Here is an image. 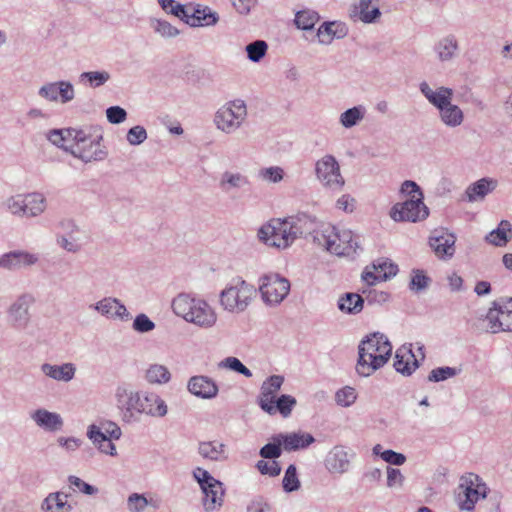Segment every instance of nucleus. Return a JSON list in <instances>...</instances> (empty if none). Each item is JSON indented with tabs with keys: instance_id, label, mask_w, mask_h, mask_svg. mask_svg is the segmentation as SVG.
<instances>
[{
	"instance_id": "4d7b16f0",
	"label": "nucleus",
	"mask_w": 512,
	"mask_h": 512,
	"mask_svg": "<svg viewBox=\"0 0 512 512\" xmlns=\"http://www.w3.org/2000/svg\"><path fill=\"white\" fill-rule=\"evenodd\" d=\"M114 303H116L115 297H104L103 299L97 301L95 304L91 305L90 308L94 309L100 315L112 319Z\"/></svg>"
},
{
	"instance_id": "cd10ccee",
	"label": "nucleus",
	"mask_w": 512,
	"mask_h": 512,
	"mask_svg": "<svg viewBox=\"0 0 512 512\" xmlns=\"http://www.w3.org/2000/svg\"><path fill=\"white\" fill-rule=\"evenodd\" d=\"M249 185V178L241 172L226 170L219 179V188L226 194L244 189Z\"/></svg>"
},
{
	"instance_id": "f257e3e1",
	"label": "nucleus",
	"mask_w": 512,
	"mask_h": 512,
	"mask_svg": "<svg viewBox=\"0 0 512 512\" xmlns=\"http://www.w3.org/2000/svg\"><path fill=\"white\" fill-rule=\"evenodd\" d=\"M311 221L306 215L274 218L263 224L258 232V239L267 246L286 249L292 243L310 232Z\"/></svg>"
},
{
	"instance_id": "5701e85b",
	"label": "nucleus",
	"mask_w": 512,
	"mask_h": 512,
	"mask_svg": "<svg viewBox=\"0 0 512 512\" xmlns=\"http://www.w3.org/2000/svg\"><path fill=\"white\" fill-rule=\"evenodd\" d=\"M283 382L284 378L280 375H272L263 382L258 404L265 413L271 414L273 410L272 402L275 400V395L280 390Z\"/></svg>"
},
{
	"instance_id": "a211bd4d",
	"label": "nucleus",
	"mask_w": 512,
	"mask_h": 512,
	"mask_svg": "<svg viewBox=\"0 0 512 512\" xmlns=\"http://www.w3.org/2000/svg\"><path fill=\"white\" fill-rule=\"evenodd\" d=\"M353 454L341 445L334 446L326 455L324 465L331 474L342 475L350 469L351 458Z\"/></svg>"
},
{
	"instance_id": "79ce46f5",
	"label": "nucleus",
	"mask_w": 512,
	"mask_h": 512,
	"mask_svg": "<svg viewBox=\"0 0 512 512\" xmlns=\"http://www.w3.org/2000/svg\"><path fill=\"white\" fill-rule=\"evenodd\" d=\"M320 20L318 12L311 9L300 10L295 14L294 23L298 29L312 30Z\"/></svg>"
},
{
	"instance_id": "6e6d98bb",
	"label": "nucleus",
	"mask_w": 512,
	"mask_h": 512,
	"mask_svg": "<svg viewBox=\"0 0 512 512\" xmlns=\"http://www.w3.org/2000/svg\"><path fill=\"white\" fill-rule=\"evenodd\" d=\"M15 254L20 269L35 266L40 261L39 254L27 250H15Z\"/></svg>"
},
{
	"instance_id": "20e7f679",
	"label": "nucleus",
	"mask_w": 512,
	"mask_h": 512,
	"mask_svg": "<svg viewBox=\"0 0 512 512\" xmlns=\"http://www.w3.org/2000/svg\"><path fill=\"white\" fill-rule=\"evenodd\" d=\"M419 90L425 99L438 110V117L446 127L457 128L463 124L462 109L452 103L453 89L439 86L434 90L427 81H422L419 83Z\"/></svg>"
},
{
	"instance_id": "ea45409f",
	"label": "nucleus",
	"mask_w": 512,
	"mask_h": 512,
	"mask_svg": "<svg viewBox=\"0 0 512 512\" xmlns=\"http://www.w3.org/2000/svg\"><path fill=\"white\" fill-rule=\"evenodd\" d=\"M2 207L5 212L9 213L11 216L17 218H25V199L24 193L15 194L7 197L3 203Z\"/></svg>"
},
{
	"instance_id": "864d4df0",
	"label": "nucleus",
	"mask_w": 512,
	"mask_h": 512,
	"mask_svg": "<svg viewBox=\"0 0 512 512\" xmlns=\"http://www.w3.org/2000/svg\"><path fill=\"white\" fill-rule=\"evenodd\" d=\"M272 440V443H268L260 449L259 454L262 458L272 459L273 461L281 455V446L283 444L282 441H279V434L273 436Z\"/></svg>"
},
{
	"instance_id": "4c0bfd02",
	"label": "nucleus",
	"mask_w": 512,
	"mask_h": 512,
	"mask_svg": "<svg viewBox=\"0 0 512 512\" xmlns=\"http://www.w3.org/2000/svg\"><path fill=\"white\" fill-rule=\"evenodd\" d=\"M512 238V226L507 220H502L498 227L492 230L486 237V241L498 247L505 246Z\"/></svg>"
},
{
	"instance_id": "680f3d73",
	"label": "nucleus",
	"mask_w": 512,
	"mask_h": 512,
	"mask_svg": "<svg viewBox=\"0 0 512 512\" xmlns=\"http://www.w3.org/2000/svg\"><path fill=\"white\" fill-rule=\"evenodd\" d=\"M455 375H457L456 368H452V367H448V366L438 367V368L433 369L430 372V374L428 376V380L431 382H440V381H444L449 378H452Z\"/></svg>"
},
{
	"instance_id": "603ef678",
	"label": "nucleus",
	"mask_w": 512,
	"mask_h": 512,
	"mask_svg": "<svg viewBox=\"0 0 512 512\" xmlns=\"http://www.w3.org/2000/svg\"><path fill=\"white\" fill-rule=\"evenodd\" d=\"M161 8L182 20L189 18V13L187 12L184 5L176 3L175 0H158Z\"/></svg>"
},
{
	"instance_id": "5fc2aeb1",
	"label": "nucleus",
	"mask_w": 512,
	"mask_h": 512,
	"mask_svg": "<svg viewBox=\"0 0 512 512\" xmlns=\"http://www.w3.org/2000/svg\"><path fill=\"white\" fill-rule=\"evenodd\" d=\"M282 483L283 489L286 492H293L300 488V481L297 476V469L295 465L291 464L288 466Z\"/></svg>"
},
{
	"instance_id": "39448f33",
	"label": "nucleus",
	"mask_w": 512,
	"mask_h": 512,
	"mask_svg": "<svg viewBox=\"0 0 512 512\" xmlns=\"http://www.w3.org/2000/svg\"><path fill=\"white\" fill-rule=\"evenodd\" d=\"M314 240L337 256H350L359 247L358 240L349 229L326 225L314 235Z\"/></svg>"
},
{
	"instance_id": "e433bc0d",
	"label": "nucleus",
	"mask_w": 512,
	"mask_h": 512,
	"mask_svg": "<svg viewBox=\"0 0 512 512\" xmlns=\"http://www.w3.org/2000/svg\"><path fill=\"white\" fill-rule=\"evenodd\" d=\"M148 506L158 509L160 500L153 497L147 498L145 494L140 493H132L127 498L126 507L128 512H144Z\"/></svg>"
},
{
	"instance_id": "7ed1b4c3",
	"label": "nucleus",
	"mask_w": 512,
	"mask_h": 512,
	"mask_svg": "<svg viewBox=\"0 0 512 512\" xmlns=\"http://www.w3.org/2000/svg\"><path fill=\"white\" fill-rule=\"evenodd\" d=\"M391 353L392 345L384 334L376 332L367 336L358 347L357 373L363 377L372 375L388 362Z\"/></svg>"
},
{
	"instance_id": "bb28decb",
	"label": "nucleus",
	"mask_w": 512,
	"mask_h": 512,
	"mask_svg": "<svg viewBox=\"0 0 512 512\" xmlns=\"http://www.w3.org/2000/svg\"><path fill=\"white\" fill-rule=\"evenodd\" d=\"M347 34V26L340 21L324 22L317 30L318 42L321 45H329L334 39H342L346 37Z\"/></svg>"
},
{
	"instance_id": "dca6fc26",
	"label": "nucleus",
	"mask_w": 512,
	"mask_h": 512,
	"mask_svg": "<svg viewBox=\"0 0 512 512\" xmlns=\"http://www.w3.org/2000/svg\"><path fill=\"white\" fill-rule=\"evenodd\" d=\"M38 95L46 101L65 104L75 98V90L71 82L61 80L43 84L38 90Z\"/></svg>"
},
{
	"instance_id": "c9c22d12",
	"label": "nucleus",
	"mask_w": 512,
	"mask_h": 512,
	"mask_svg": "<svg viewBox=\"0 0 512 512\" xmlns=\"http://www.w3.org/2000/svg\"><path fill=\"white\" fill-rule=\"evenodd\" d=\"M495 187L496 181L482 178L469 185L465 193L469 202H476L482 200L488 193L492 192Z\"/></svg>"
},
{
	"instance_id": "a18cd8bd",
	"label": "nucleus",
	"mask_w": 512,
	"mask_h": 512,
	"mask_svg": "<svg viewBox=\"0 0 512 512\" xmlns=\"http://www.w3.org/2000/svg\"><path fill=\"white\" fill-rule=\"evenodd\" d=\"M371 268L387 280L394 277L398 272V266L389 259L379 258L371 264Z\"/></svg>"
},
{
	"instance_id": "1a4fd4ad",
	"label": "nucleus",
	"mask_w": 512,
	"mask_h": 512,
	"mask_svg": "<svg viewBox=\"0 0 512 512\" xmlns=\"http://www.w3.org/2000/svg\"><path fill=\"white\" fill-rule=\"evenodd\" d=\"M248 117L246 102L242 99L227 101L214 115V125L225 133L232 134L242 127Z\"/></svg>"
},
{
	"instance_id": "7c9ffc66",
	"label": "nucleus",
	"mask_w": 512,
	"mask_h": 512,
	"mask_svg": "<svg viewBox=\"0 0 512 512\" xmlns=\"http://www.w3.org/2000/svg\"><path fill=\"white\" fill-rule=\"evenodd\" d=\"M198 452L204 459L210 461L223 462L228 459L226 445L217 440L200 442Z\"/></svg>"
},
{
	"instance_id": "09e8293b",
	"label": "nucleus",
	"mask_w": 512,
	"mask_h": 512,
	"mask_svg": "<svg viewBox=\"0 0 512 512\" xmlns=\"http://www.w3.org/2000/svg\"><path fill=\"white\" fill-rule=\"evenodd\" d=\"M68 129H52L47 133V139L55 146L69 152L71 149L68 144L69 138L67 136Z\"/></svg>"
},
{
	"instance_id": "f8f14e48",
	"label": "nucleus",
	"mask_w": 512,
	"mask_h": 512,
	"mask_svg": "<svg viewBox=\"0 0 512 512\" xmlns=\"http://www.w3.org/2000/svg\"><path fill=\"white\" fill-rule=\"evenodd\" d=\"M36 299L29 292L22 293L6 309V322L14 330H25L31 323V307Z\"/></svg>"
},
{
	"instance_id": "473e14b6",
	"label": "nucleus",
	"mask_w": 512,
	"mask_h": 512,
	"mask_svg": "<svg viewBox=\"0 0 512 512\" xmlns=\"http://www.w3.org/2000/svg\"><path fill=\"white\" fill-rule=\"evenodd\" d=\"M96 425H90L87 431L88 438L92 441V443L97 447V449L106 455L116 456L117 450L116 446L112 442L115 440L114 438H110L105 436Z\"/></svg>"
},
{
	"instance_id": "72a5a7b5",
	"label": "nucleus",
	"mask_w": 512,
	"mask_h": 512,
	"mask_svg": "<svg viewBox=\"0 0 512 512\" xmlns=\"http://www.w3.org/2000/svg\"><path fill=\"white\" fill-rule=\"evenodd\" d=\"M171 378V372L163 364L151 363L144 371V380L150 385H165Z\"/></svg>"
},
{
	"instance_id": "aec40b11",
	"label": "nucleus",
	"mask_w": 512,
	"mask_h": 512,
	"mask_svg": "<svg viewBox=\"0 0 512 512\" xmlns=\"http://www.w3.org/2000/svg\"><path fill=\"white\" fill-rule=\"evenodd\" d=\"M203 300L204 298L183 292L173 298L171 308L177 317L182 318L188 323L191 316H193L197 311L199 302H202Z\"/></svg>"
},
{
	"instance_id": "de8ad7c7",
	"label": "nucleus",
	"mask_w": 512,
	"mask_h": 512,
	"mask_svg": "<svg viewBox=\"0 0 512 512\" xmlns=\"http://www.w3.org/2000/svg\"><path fill=\"white\" fill-rule=\"evenodd\" d=\"M81 81H86L91 87L97 88L104 85L109 79L110 74L107 71H89L80 75Z\"/></svg>"
},
{
	"instance_id": "393cba45",
	"label": "nucleus",
	"mask_w": 512,
	"mask_h": 512,
	"mask_svg": "<svg viewBox=\"0 0 512 512\" xmlns=\"http://www.w3.org/2000/svg\"><path fill=\"white\" fill-rule=\"evenodd\" d=\"M350 15L365 24L377 22L382 15L379 9V0H359Z\"/></svg>"
},
{
	"instance_id": "2eb2a0df",
	"label": "nucleus",
	"mask_w": 512,
	"mask_h": 512,
	"mask_svg": "<svg viewBox=\"0 0 512 512\" xmlns=\"http://www.w3.org/2000/svg\"><path fill=\"white\" fill-rule=\"evenodd\" d=\"M424 196L417 199H407L396 203L390 210V217L396 222H418L425 220L429 215L428 207L423 202Z\"/></svg>"
},
{
	"instance_id": "69168bd1",
	"label": "nucleus",
	"mask_w": 512,
	"mask_h": 512,
	"mask_svg": "<svg viewBox=\"0 0 512 512\" xmlns=\"http://www.w3.org/2000/svg\"><path fill=\"white\" fill-rule=\"evenodd\" d=\"M106 117L111 124L123 123L127 118V112L120 106H111L106 109Z\"/></svg>"
},
{
	"instance_id": "4be33fe9",
	"label": "nucleus",
	"mask_w": 512,
	"mask_h": 512,
	"mask_svg": "<svg viewBox=\"0 0 512 512\" xmlns=\"http://www.w3.org/2000/svg\"><path fill=\"white\" fill-rule=\"evenodd\" d=\"M189 324L202 330L213 329L218 323V313L207 300L199 302L197 311L191 316Z\"/></svg>"
},
{
	"instance_id": "412c9836",
	"label": "nucleus",
	"mask_w": 512,
	"mask_h": 512,
	"mask_svg": "<svg viewBox=\"0 0 512 512\" xmlns=\"http://www.w3.org/2000/svg\"><path fill=\"white\" fill-rule=\"evenodd\" d=\"M433 52L440 63L454 61L460 53L457 37L454 34H447L439 38L433 46Z\"/></svg>"
},
{
	"instance_id": "338daca9",
	"label": "nucleus",
	"mask_w": 512,
	"mask_h": 512,
	"mask_svg": "<svg viewBox=\"0 0 512 512\" xmlns=\"http://www.w3.org/2000/svg\"><path fill=\"white\" fill-rule=\"evenodd\" d=\"M257 469L259 472L263 475H269V476H278L281 472V467L279 463L275 460L271 462H267L264 460H259L256 464Z\"/></svg>"
},
{
	"instance_id": "8fccbe9b",
	"label": "nucleus",
	"mask_w": 512,
	"mask_h": 512,
	"mask_svg": "<svg viewBox=\"0 0 512 512\" xmlns=\"http://www.w3.org/2000/svg\"><path fill=\"white\" fill-rule=\"evenodd\" d=\"M259 178L267 183H279L284 178V170L279 166L262 168L258 172Z\"/></svg>"
},
{
	"instance_id": "a19ab883",
	"label": "nucleus",
	"mask_w": 512,
	"mask_h": 512,
	"mask_svg": "<svg viewBox=\"0 0 512 512\" xmlns=\"http://www.w3.org/2000/svg\"><path fill=\"white\" fill-rule=\"evenodd\" d=\"M365 116V108L361 105L354 106L342 112L339 116L340 124L346 128H352L360 123Z\"/></svg>"
},
{
	"instance_id": "052dcab7",
	"label": "nucleus",
	"mask_w": 512,
	"mask_h": 512,
	"mask_svg": "<svg viewBox=\"0 0 512 512\" xmlns=\"http://www.w3.org/2000/svg\"><path fill=\"white\" fill-rule=\"evenodd\" d=\"M147 131L143 126L136 125L130 128L126 134V140L130 145L137 146L147 139Z\"/></svg>"
},
{
	"instance_id": "3c124183",
	"label": "nucleus",
	"mask_w": 512,
	"mask_h": 512,
	"mask_svg": "<svg viewBox=\"0 0 512 512\" xmlns=\"http://www.w3.org/2000/svg\"><path fill=\"white\" fill-rule=\"evenodd\" d=\"M431 282V279L425 275L423 270L413 269L409 283V289L413 292L425 290Z\"/></svg>"
},
{
	"instance_id": "2f4dec72",
	"label": "nucleus",
	"mask_w": 512,
	"mask_h": 512,
	"mask_svg": "<svg viewBox=\"0 0 512 512\" xmlns=\"http://www.w3.org/2000/svg\"><path fill=\"white\" fill-rule=\"evenodd\" d=\"M25 218H36L41 216L48 207V201L41 192L24 193Z\"/></svg>"
},
{
	"instance_id": "a878e982",
	"label": "nucleus",
	"mask_w": 512,
	"mask_h": 512,
	"mask_svg": "<svg viewBox=\"0 0 512 512\" xmlns=\"http://www.w3.org/2000/svg\"><path fill=\"white\" fill-rule=\"evenodd\" d=\"M76 366L71 362L62 363L61 365L43 363L40 366L41 373L58 382H70L76 374Z\"/></svg>"
},
{
	"instance_id": "0eeeda50",
	"label": "nucleus",
	"mask_w": 512,
	"mask_h": 512,
	"mask_svg": "<svg viewBox=\"0 0 512 512\" xmlns=\"http://www.w3.org/2000/svg\"><path fill=\"white\" fill-rule=\"evenodd\" d=\"M67 136L70 142L69 153L85 163L102 161L107 157V151L101 145L102 136L93 137L84 130L68 128Z\"/></svg>"
},
{
	"instance_id": "774afa93",
	"label": "nucleus",
	"mask_w": 512,
	"mask_h": 512,
	"mask_svg": "<svg viewBox=\"0 0 512 512\" xmlns=\"http://www.w3.org/2000/svg\"><path fill=\"white\" fill-rule=\"evenodd\" d=\"M0 269L7 271H16L20 269L15 250L0 255Z\"/></svg>"
},
{
	"instance_id": "9b49d317",
	"label": "nucleus",
	"mask_w": 512,
	"mask_h": 512,
	"mask_svg": "<svg viewBox=\"0 0 512 512\" xmlns=\"http://www.w3.org/2000/svg\"><path fill=\"white\" fill-rule=\"evenodd\" d=\"M315 176L324 188L331 191H340L345 185L340 164L331 154H326L316 161Z\"/></svg>"
},
{
	"instance_id": "c756f323",
	"label": "nucleus",
	"mask_w": 512,
	"mask_h": 512,
	"mask_svg": "<svg viewBox=\"0 0 512 512\" xmlns=\"http://www.w3.org/2000/svg\"><path fill=\"white\" fill-rule=\"evenodd\" d=\"M279 437V441H282L283 448L286 451H296L300 449H305L315 442V438L313 437V435L302 431L280 433Z\"/></svg>"
},
{
	"instance_id": "9d476101",
	"label": "nucleus",
	"mask_w": 512,
	"mask_h": 512,
	"mask_svg": "<svg viewBox=\"0 0 512 512\" xmlns=\"http://www.w3.org/2000/svg\"><path fill=\"white\" fill-rule=\"evenodd\" d=\"M193 477L199 484L203 497L202 505L206 512L219 510L224 502L225 490L223 483L215 479L207 470L197 467Z\"/></svg>"
},
{
	"instance_id": "f704fd0d",
	"label": "nucleus",
	"mask_w": 512,
	"mask_h": 512,
	"mask_svg": "<svg viewBox=\"0 0 512 512\" xmlns=\"http://www.w3.org/2000/svg\"><path fill=\"white\" fill-rule=\"evenodd\" d=\"M68 496L62 492H54L42 501V512H70L72 507L68 503Z\"/></svg>"
},
{
	"instance_id": "c85d7f7f",
	"label": "nucleus",
	"mask_w": 512,
	"mask_h": 512,
	"mask_svg": "<svg viewBox=\"0 0 512 512\" xmlns=\"http://www.w3.org/2000/svg\"><path fill=\"white\" fill-rule=\"evenodd\" d=\"M393 366L404 376H410L418 367V361L412 350L402 346L396 350Z\"/></svg>"
},
{
	"instance_id": "423d86ee",
	"label": "nucleus",
	"mask_w": 512,
	"mask_h": 512,
	"mask_svg": "<svg viewBox=\"0 0 512 512\" xmlns=\"http://www.w3.org/2000/svg\"><path fill=\"white\" fill-rule=\"evenodd\" d=\"M255 288L241 278L232 280L219 294L220 307L231 314H241L250 306Z\"/></svg>"
},
{
	"instance_id": "b1692460",
	"label": "nucleus",
	"mask_w": 512,
	"mask_h": 512,
	"mask_svg": "<svg viewBox=\"0 0 512 512\" xmlns=\"http://www.w3.org/2000/svg\"><path fill=\"white\" fill-rule=\"evenodd\" d=\"M219 14L209 6L196 4L185 22L192 27H211L219 22Z\"/></svg>"
},
{
	"instance_id": "f3484780",
	"label": "nucleus",
	"mask_w": 512,
	"mask_h": 512,
	"mask_svg": "<svg viewBox=\"0 0 512 512\" xmlns=\"http://www.w3.org/2000/svg\"><path fill=\"white\" fill-rule=\"evenodd\" d=\"M456 237L447 229L438 228L431 232L429 245L439 259H450L455 253Z\"/></svg>"
},
{
	"instance_id": "49530a36",
	"label": "nucleus",
	"mask_w": 512,
	"mask_h": 512,
	"mask_svg": "<svg viewBox=\"0 0 512 512\" xmlns=\"http://www.w3.org/2000/svg\"><path fill=\"white\" fill-rule=\"evenodd\" d=\"M297 401L291 395H281L279 398L272 402L271 414L279 412L282 416H288L293 408L296 406Z\"/></svg>"
},
{
	"instance_id": "ddd939ff",
	"label": "nucleus",
	"mask_w": 512,
	"mask_h": 512,
	"mask_svg": "<svg viewBox=\"0 0 512 512\" xmlns=\"http://www.w3.org/2000/svg\"><path fill=\"white\" fill-rule=\"evenodd\" d=\"M485 320L486 330L490 333L512 331V297H502L493 301Z\"/></svg>"
},
{
	"instance_id": "0e129e2a",
	"label": "nucleus",
	"mask_w": 512,
	"mask_h": 512,
	"mask_svg": "<svg viewBox=\"0 0 512 512\" xmlns=\"http://www.w3.org/2000/svg\"><path fill=\"white\" fill-rule=\"evenodd\" d=\"M400 193L409 197L408 199H417L418 196H424L419 185L411 180H406L401 184Z\"/></svg>"
},
{
	"instance_id": "6e6552de",
	"label": "nucleus",
	"mask_w": 512,
	"mask_h": 512,
	"mask_svg": "<svg viewBox=\"0 0 512 512\" xmlns=\"http://www.w3.org/2000/svg\"><path fill=\"white\" fill-rule=\"evenodd\" d=\"M488 487L474 473H466L460 477L455 492V502L461 511H473L476 503L487 496Z\"/></svg>"
},
{
	"instance_id": "c03bdc74",
	"label": "nucleus",
	"mask_w": 512,
	"mask_h": 512,
	"mask_svg": "<svg viewBox=\"0 0 512 512\" xmlns=\"http://www.w3.org/2000/svg\"><path fill=\"white\" fill-rule=\"evenodd\" d=\"M247 58L254 63L260 62L268 51V44L264 40H255L245 47Z\"/></svg>"
},
{
	"instance_id": "6ab92c4d",
	"label": "nucleus",
	"mask_w": 512,
	"mask_h": 512,
	"mask_svg": "<svg viewBox=\"0 0 512 512\" xmlns=\"http://www.w3.org/2000/svg\"><path fill=\"white\" fill-rule=\"evenodd\" d=\"M187 390L193 396L210 400L218 395L219 388L216 382L206 375H195L188 379Z\"/></svg>"
},
{
	"instance_id": "e2e57ef3",
	"label": "nucleus",
	"mask_w": 512,
	"mask_h": 512,
	"mask_svg": "<svg viewBox=\"0 0 512 512\" xmlns=\"http://www.w3.org/2000/svg\"><path fill=\"white\" fill-rule=\"evenodd\" d=\"M335 400L340 406H350L356 400V392L352 387H345L337 391Z\"/></svg>"
},
{
	"instance_id": "37998d69",
	"label": "nucleus",
	"mask_w": 512,
	"mask_h": 512,
	"mask_svg": "<svg viewBox=\"0 0 512 512\" xmlns=\"http://www.w3.org/2000/svg\"><path fill=\"white\" fill-rule=\"evenodd\" d=\"M149 25L156 34L163 38H174L180 34V31L166 20L151 18Z\"/></svg>"
},
{
	"instance_id": "f03ea898",
	"label": "nucleus",
	"mask_w": 512,
	"mask_h": 512,
	"mask_svg": "<svg viewBox=\"0 0 512 512\" xmlns=\"http://www.w3.org/2000/svg\"><path fill=\"white\" fill-rule=\"evenodd\" d=\"M117 407L128 416H166V401L155 391L119 386L115 392Z\"/></svg>"
},
{
	"instance_id": "58836bf2",
	"label": "nucleus",
	"mask_w": 512,
	"mask_h": 512,
	"mask_svg": "<svg viewBox=\"0 0 512 512\" xmlns=\"http://www.w3.org/2000/svg\"><path fill=\"white\" fill-rule=\"evenodd\" d=\"M364 300L357 293H346L338 300V309L346 314H358L363 310Z\"/></svg>"
},
{
	"instance_id": "13d9d810",
	"label": "nucleus",
	"mask_w": 512,
	"mask_h": 512,
	"mask_svg": "<svg viewBox=\"0 0 512 512\" xmlns=\"http://www.w3.org/2000/svg\"><path fill=\"white\" fill-rule=\"evenodd\" d=\"M155 323L144 313L138 314L133 321L132 328L138 333H148L155 329Z\"/></svg>"
},
{
	"instance_id": "bf43d9fd",
	"label": "nucleus",
	"mask_w": 512,
	"mask_h": 512,
	"mask_svg": "<svg viewBox=\"0 0 512 512\" xmlns=\"http://www.w3.org/2000/svg\"><path fill=\"white\" fill-rule=\"evenodd\" d=\"M220 367L228 368L248 378L252 376V372L236 357L225 358L220 362Z\"/></svg>"
},
{
	"instance_id": "4468645a",
	"label": "nucleus",
	"mask_w": 512,
	"mask_h": 512,
	"mask_svg": "<svg viewBox=\"0 0 512 512\" xmlns=\"http://www.w3.org/2000/svg\"><path fill=\"white\" fill-rule=\"evenodd\" d=\"M259 291L263 301L270 305L280 304L289 294L290 282L278 273H268L259 280Z\"/></svg>"
}]
</instances>
